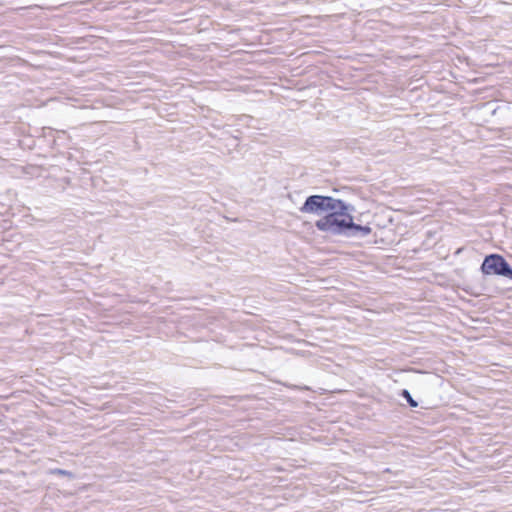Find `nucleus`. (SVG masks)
<instances>
[{
    "label": "nucleus",
    "mask_w": 512,
    "mask_h": 512,
    "mask_svg": "<svg viewBox=\"0 0 512 512\" xmlns=\"http://www.w3.org/2000/svg\"><path fill=\"white\" fill-rule=\"evenodd\" d=\"M300 212L315 215L326 213L315 222V227L333 236L364 238L372 229L369 225L357 224L350 214L353 207L342 199L314 194L306 197Z\"/></svg>",
    "instance_id": "nucleus-1"
},
{
    "label": "nucleus",
    "mask_w": 512,
    "mask_h": 512,
    "mask_svg": "<svg viewBox=\"0 0 512 512\" xmlns=\"http://www.w3.org/2000/svg\"><path fill=\"white\" fill-rule=\"evenodd\" d=\"M480 271L484 276H500L512 280V266L501 254L491 253L484 257Z\"/></svg>",
    "instance_id": "nucleus-2"
},
{
    "label": "nucleus",
    "mask_w": 512,
    "mask_h": 512,
    "mask_svg": "<svg viewBox=\"0 0 512 512\" xmlns=\"http://www.w3.org/2000/svg\"><path fill=\"white\" fill-rule=\"evenodd\" d=\"M35 169H36V167H34L32 165L31 166H27V167L23 168V173L24 174H28V175H32V172L30 170H35Z\"/></svg>",
    "instance_id": "nucleus-5"
},
{
    "label": "nucleus",
    "mask_w": 512,
    "mask_h": 512,
    "mask_svg": "<svg viewBox=\"0 0 512 512\" xmlns=\"http://www.w3.org/2000/svg\"><path fill=\"white\" fill-rule=\"evenodd\" d=\"M50 474L56 475V476H66L70 479L75 478V474L69 470L61 469V468H54L50 470Z\"/></svg>",
    "instance_id": "nucleus-4"
},
{
    "label": "nucleus",
    "mask_w": 512,
    "mask_h": 512,
    "mask_svg": "<svg viewBox=\"0 0 512 512\" xmlns=\"http://www.w3.org/2000/svg\"><path fill=\"white\" fill-rule=\"evenodd\" d=\"M398 395L406 400L410 408H417L419 406V402L412 397L408 389H401Z\"/></svg>",
    "instance_id": "nucleus-3"
}]
</instances>
